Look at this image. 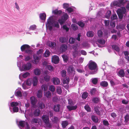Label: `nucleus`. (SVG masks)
Returning <instances> with one entry per match:
<instances>
[{"instance_id":"nucleus-1","label":"nucleus","mask_w":129,"mask_h":129,"mask_svg":"<svg viewBox=\"0 0 129 129\" xmlns=\"http://www.w3.org/2000/svg\"><path fill=\"white\" fill-rule=\"evenodd\" d=\"M87 66L89 70L91 71L90 72V74H94L96 73L98 67L96 62L92 60H90L87 64Z\"/></svg>"},{"instance_id":"nucleus-2","label":"nucleus","mask_w":129,"mask_h":129,"mask_svg":"<svg viewBox=\"0 0 129 129\" xmlns=\"http://www.w3.org/2000/svg\"><path fill=\"white\" fill-rule=\"evenodd\" d=\"M94 110L96 114L98 115H102L103 114L102 109L98 106H96L94 108Z\"/></svg>"},{"instance_id":"nucleus-3","label":"nucleus","mask_w":129,"mask_h":129,"mask_svg":"<svg viewBox=\"0 0 129 129\" xmlns=\"http://www.w3.org/2000/svg\"><path fill=\"white\" fill-rule=\"evenodd\" d=\"M30 103L32 107H35L36 106V104L37 102V100L34 96H31L30 98Z\"/></svg>"},{"instance_id":"nucleus-4","label":"nucleus","mask_w":129,"mask_h":129,"mask_svg":"<svg viewBox=\"0 0 129 129\" xmlns=\"http://www.w3.org/2000/svg\"><path fill=\"white\" fill-rule=\"evenodd\" d=\"M61 106L59 104H57L54 105L53 109L56 112H59L60 110Z\"/></svg>"},{"instance_id":"nucleus-5","label":"nucleus","mask_w":129,"mask_h":129,"mask_svg":"<svg viewBox=\"0 0 129 129\" xmlns=\"http://www.w3.org/2000/svg\"><path fill=\"white\" fill-rule=\"evenodd\" d=\"M52 61L54 63L57 64L59 61V58L57 56L54 55L52 58Z\"/></svg>"},{"instance_id":"nucleus-6","label":"nucleus","mask_w":129,"mask_h":129,"mask_svg":"<svg viewBox=\"0 0 129 129\" xmlns=\"http://www.w3.org/2000/svg\"><path fill=\"white\" fill-rule=\"evenodd\" d=\"M68 49V47L65 44H61L60 48V50L61 52H64L66 51Z\"/></svg>"},{"instance_id":"nucleus-7","label":"nucleus","mask_w":129,"mask_h":129,"mask_svg":"<svg viewBox=\"0 0 129 129\" xmlns=\"http://www.w3.org/2000/svg\"><path fill=\"white\" fill-rule=\"evenodd\" d=\"M31 84H33L34 86H36L38 82V79L37 77L35 76L33 78H31Z\"/></svg>"},{"instance_id":"nucleus-8","label":"nucleus","mask_w":129,"mask_h":129,"mask_svg":"<svg viewBox=\"0 0 129 129\" xmlns=\"http://www.w3.org/2000/svg\"><path fill=\"white\" fill-rule=\"evenodd\" d=\"M24 70H28L31 68V64L30 62H28L26 64H24L23 66Z\"/></svg>"},{"instance_id":"nucleus-9","label":"nucleus","mask_w":129,"mask_h":129,"mask_svg":"<svg viewBox=\"0 0 129 129\" xmlns=\"http://www.w3.org/2000/svg\"><path fill=\"white\" fill-rule=\"evenodd\" d=\"M126 11L125 7H122L120 9H118L117 10V13L123 15L125 13Z\"/></svg>"},{"instance_id":"nucleus-10","label":"nucleus","mask_w":129,"mask_h":129,"mask_svg":"<svg viewBox=\"0 0 129 129\" xmlns=\"http://www.w3.org/2000/svg\"><path fill=\"white\" fill-rule=\"evenodd\" d=\"M61 125L62 127L64 129L69 124V123L67 120H63L61 121Z\"/></svg>"},{"instance_id":"nucleus-11","label":"nucleus","mask_w":129,"mask_h":129,"mask_svg":"<svg viewBox=\"0 0 129 129\" xmlns=\"http://www.w3.org/2000/svg\"><path fill=\"white\" fill-rule=\"evenodd\" d=\"M42 119L44 123L49 121V117L46 115H43L42 117Z\"/></svg>"},{"instance_id":"nucleus-12","label":"nucleus","mask_w":129,"mask_h":129,"mask_svg":"<svg viewBox=\"0 0 129 129\" xmlns=\"http://www.w3.org/2000/svg\"><path fill=\"white\" fill-rule=\"evenodd\" d=\"M53 82L54 84L55 85H57L59 84L60 83V80L57 78H52Z\"/></svg>"},{"instance_id":"nucleus-13","label":"nucleus","mask_w":129,"mask_h":129,"mask_svg":"<svg viewBox=\"0 0 129 129\" xmlns=\"http://www.w3.org/2000/svg\"><path fill=\"white\" fill-rule=\"evenodd\" d=\"M77 108V106L76 105L74 106L71 105H68L67 106V108L70 111L72 110H74L76 109Z\"/></svg>"},{"instance_id":"nucleus-14","label":"nucleus","mask_w":129,"mask_h":129,"mask_svg":"<svg viewBox=\"0 0 129 129\" xmlns=\"http://www.w3.org/2000/svg\"><path fill=\"white\" fill-rule=\"evenodd\" d=\"M30 46L27 44H24L20 48L21 50L23 52L25 50V49H29L30 48Z\"/></svg>"},{"instance_id":"nucleus-15","label":"nucleus","mask_w":129,"mask_h":129,"mask_svg":"<svg viewBox=\"0 0 129 129\" xmlns=\"http://www.w3.org/2000/svg\"><path fill=\"white\" fill-rule=\"evenodd\" d=\"M41 112V111L39 109H36L34 112V117H38L39 116Z\"/></svg>"},{"instance_id":"nucleus-16","label":"nucleus","mask_w":129,"mask_h":129,"mask_svg":"<svg viewBox=\"0 0 129 129\" xmlns=\"http://www.w3.org/2000/svg\"><path fill=\"white\" fill-rule=\"evenodd\" d=\"M118 75L121 77H124L125 75L124 71L123 69L120 70L118 72Z\"/></svg>"},{"instance_id":"nucleus-17","label":"nucleus","mask_w":129,"mask_h":129,"mask_svg":"<svg viewBox=\"0 0 129 129\" xmlns=\"http://www.w3.org/2000/svg\"><path fill=\"white\" fill-rule=\"evenodd\" d=\"M52 13L54 15H60L62 13V11L61 10H58L57 9H55L52 11Z\"/></svg>"},{"instance_id":"nucleus-18","label":"nucleus","mask_w":129,"mask_h":129,"mask_svg":"<svg viewBox=\"0 0 129 129\" xmlns=\"http://www.w3.org/2000/svg\"><path fill=\"white\" fill-rule=\"evenodd\" d=\"M33 58L34 59V61L35 64H37L39 61V57L36 54L33 55Z\"/></svg>"},{"instance_id":"nucleus-19","label":"nucleus","mask_w":129,"mask_h":129,"mask_svg":"<svg viewBox=\"0 0 129 129\" xmlns=\"http://www.w3.org/2000/svg\"><path fill=\"white\" fill-rule=\"evenodd\" d=\"M77 46L78 44H77L76 46H73V48L74 49V51L73 52L74 56H76L78 54V52L77 51Z\"/></svg>"},{"instance_id":"nucleus-20","label":"nucleus","mask_w":129,"mask_h":129,"mask_svg":"<svg viewBox=\"0 0 129 129\" xmlns=\"http://www.w3.org/2000/svg\"><path fill=\"white\" fill-rule=\"evenodd\" d=\"M108 83L107 81H104L101 82L100 83V85L103 87H107L108 85Z\"/></svg>"},{"instance_id":"nucleus-21","label":"nucleus","mask_w":129,"mask_h":129,"mask_svg":"<svg viewBox=\"0 0 129 129\" xmlns=\"http://www.w3.org/2000/svg\"><path fill=\"white\" fill-rule=\"evenodd\" d=\"M112 47L113 49L117 52H119L120 51L119 47L117 45H112Z\"/></svg>"},{"instance_id":"nucleus-22","label":"nucleus","mask_w":129,"mask_h":129,"mask_svg":"<svg viewBox=\"0 0 129 129\" xmlns=\"http://www.w3.org/2000/svg\"><path fill=\"white\" fill-rule=\"evenodd\" d=\"M34 73L36 75H39L41 74V71L39 69L36 68L34 70Z\"/></svg>"},{"instance_id":"nucleus-23","label":"nucleus","mask_w":129,"mask_h":129,"mask_svg":"<svg viewBox=\"0 0 129 129\" xmlns=\"http://www.w3.org/2000/svg\"><path fill=\"white\" fill-rule=\"evenodd\" d=\"M91 119L92 121L95 123H97L98 121V119L96 116L92 115L91 116Z\"/></svg>"},{"instance_id":"nucleus-24","label":"nucleus","mask_w":129,"mask_h":129,"mask_svg":"<svg viewBox=\"0 0 129 129\" xmlns=\"http://www.w3.org/2000/svg\"><path fill=\"white\" fill-rule=\"evenodd\" d=\"M124 118L125 119L124 122L126 124H127V123L129 121V115L128 114L126 115L124 117Z\"/></svg>"},{"instance_id":"nucleus-25","label":"nucleus","mask_w":129,"mask_h":129,"mask_svg":"<svg viewBox=\"0 0 129 129\" xmlns=\"http://www.w3.org/2000/svg\"><path fill=\"white\" fill-rule=\"evenodd\" d=\"M45 124L46 127L48 128H51L52 126V123L50 121L45 123Z\"/></svg>"},{"instance_id":"nucleus-26","label":"nucleus","mask_w":129,"mask_h":129,"mask_svg":"<svg viewBox=\"0 0 129 129\" xmlns=\"http://www.w3.org/2000/svg\"><path fill=\"white\" fill-rule=\"evenodd\" d=\"M46 17L45 13H43L40 14V17L42 20H45L46 19Z\"/></svg>"},{"instance_id":"nucleus-27","label":"nucleus","mask_w":129,"mask_h":129,"mask_svg":"<svg viewBox=\"0 0 129 129\" xmlns=\"http://www.w3.org/2000/svg\"><path fill=\"white\" fill-rule=\"evenodd\" d=\"M38 106L41 109L44 108L45 107V105L41 102H39V103Z\"/></svg>"},{"instance_id":"nucleus-28","label":"nucleus","mask_w":129,"mask_h":129,"mask_svg":"<svg viewBox=\"0 0 129 129\" xmlns=\"http://www.w3.org/2000/svg\"><path fill=\"white\" fill-rule=\"evenodd\" d=\"M86 35L88 37H92L94 36V33L92 31H89L87 32Z\"/></svg>"},{"instance_id":"nucleus-29","label":"nucleus","mask_w":129,"mask_h":129,"mask_svg":"<svg viewBox=\"0 0 129 129\" xmlns=\"http://www.w3.org/2000/svg\"><path fill=\"white\" fill-rule=\"evenodd\" d=\"M59 120V119L56 116H54L53 119L52 120V121L54 123L57 124L58 123Z\"/></svg>"},{"instance_id":"nucleus-30","label":"nucleus","mask_w":129,"mask_h":129,"mask_svg":"<svg viewBox=\"0 0 129 129\" xmlns=\"http://www.w3.org/2000/svg\"><path fill=\"white\" fill-rule=\"evenodd\" d=\"M25 124V121H21L19 122L18 126H21L22 127H24Z\"/></svg>"},{"instance_id":"nucleus-31","label":"nucleus","mask_w":129,"mask_h":129,"mask_svg":"<svg viewBox=\"0 0 129 129\" xmlns=\"http://www.w3.org/2000/svg\"><path fill=\"white\" fill-rule=\"evenodd\" d=\"M33 52V51L32 50L29 49H26L25 51V53L30 55H32Z\"/></svg>"},{"instance_id":"nucleus-32","label":"nucleus","mask_w":129,"mask_h":129,"mask_svg":"<svg viewBox=\"0 0 129 129\" xmlns=\"http://www.w3.org/2000/svg\"><path fill=\"white\" fill-rule=\"evenodd\" d=\"M50 52L49 50L47 49L45 51L44 54V56L45 57H48L50 55Z\"/></svg>"},{"instance_id":"nucleus-33","label":"nucleus","mask_w":129,"mask_h":129,"mask_svg":"<svg viewBox=\"0 0 129 129\" xmlns=\"http://www.w3.org/2000/svg\"><path fill=\"white\" fill-rule=\"evenodd\" d=\"M31 78H29L25 81L26 85L28 86H30L31 84Z\"/></svg>"},{"instance_id":"nucleus-34","label":"nucleus","mask_w":129,"mask_h":129,"mask_svg":"<svg viewBox=\"0 0 129 129\" xmlns=\"http://www.w3.org/2000/svg\"><path fill=\"white\" fill-rule=\"evenodd\" d=\"M68 17L69 16L68 14L66 13H65L62 16L61 18L66 21L67 20Z\"/></svg>"},{"instance_id":"nucleus-35","label":"nucleus","mask_w":129,"mask_h":129,"mask_svg":"<svg viewBox=\"0 0 129 129\" xmlns=\"http://www.w3.org/2000/svg\"><path fill=\"white\" fill-rule=\"evenodd\" d=\"M96 91V90L95 88H93L90 89V93L91 95H94L95 92Z\"/></svg>"},{"instance_id":"nucleus-36","label":"nucleus","mask_w":129,"mask_h":129,"mask_svg":"<svg viewBox=\"0 0 129 129\" xmlns=\"http://www.w3.org/2000/svg\"><path fill=\"white\" fill-rule=\"evenodd\" d=\"M53 20V18L52 17H50L47 20V22L48 24H52Z\"/></svg>"},{"instance_id":"nucleus-37","label":"nucleus","mask_w":129,"mask_h":129,"mask_svg":"<svg viewBox=\"0 0 129 129\" xmlns=\"http://www.w3.org/2000/svg\"><path fill=\"white\" fill-rule=\"evenodd\" d=\"M88 95V93L87 92H84L82 95V98L83 99H85L87 97Z\"/></svg>"},{"instance_id":"nucleus-38","label":"nucleus","mask_w":129,"mask_h":129,"mask_svg":"<svg viewBox=\"0 0 129 129\" xmlns=\"http://www.w3.org/2000/svg\"><path fill=\"white\" fill-rule=\"evenodd\" d=\"M97 41L98 43L101 44H104L105 43V40L103 39H99Z\"/></svg>"},{"instance_id":"nucleus-39","label":"nucleus","mask_w":129,"mask_h":129,"mask_svg":"<svg viewBox=\"0 0 129 129\" xmlns=\"http://www.w3.org/2000/svg\"><path fill=\"white\" fill-rule=\"evenodd\" d=\"M45 96L48 98H50L51 96V94L49 91L46 92L45 94Z\"/></svg>"},{"instance_id":"nucleus-40","label":"nucleus","mask_w":129,"mask_h":129,"mask_svg":"<svg viewBox=\"0 0 129 129\" xmlns=\"http://www.w3.org/2000/svg\"><path fill=\"white\" fill-rule=\"evenodd\" d=\"M84 108L87 112H90L91 111V109L88 105H86L84 107Z\"/></svg>"},{"instance_id":"nucleus-41","label":"nucleus","mask_w":129,"mask_h":129,"mask_svg":"<svg viewBox=\"0 0 129 129\" xmlns=\"http://www.w3.org/2000/svg\"><path fill=\"white\" fill-rule=\"evenodd\" d=\"M62 57L64 61L66 62H67L68 60V57L67 56L64 55H62Z\"/></svg>"},{"instance_id":"nucleus-42","label":"nucleus","mask_w":129,"mask_h":129,"mask_svg":"<svg viewBox=\"0 0 129 129\" xmlns=\"http://www.w3.org/2000/svg\"><path fill=\"white\" fill-rule=\"evenodd\" d=\"M103 33L102 30H100L98 31L97 35L99 37H101L103 36Z\"/></svg>"},{"instance_id":"nucleus-43","label":"nucleus","mask_w":129,"mask_h":129,"mask_svg":"<svg viewBox=\"0 0 129 129\" xmlns=\"http://www.w3.org/2000/svg\"><path fill=\"white\" fill-rule=\"evenodd\" d=\"M75 41V39L73 37H71L69 39V42L70 44H73L74 43Z\"/></svg>"},{"instance_id":"nucleus-44","label":"nucleus","mask_w":129,"mask_h":129,"mask_svg":"<svg viewBox=\"0 0 129 129\" xmlns=\"http://www.w3.org/2000/svg\"><path fill=\"white\" fill-rule=\"evenodd\" d=\"M111 14V12L110 11H107L106 15L105 17L107 18H108Z\"/></svg>"},{"instance_id":"nucleus-45","label":"nucleus","mask_w":129,"mask_h":129,"mask_svg":"<svg viewBox=\"0 0 129 129\" xmlns=\"http://www.w3.org/2000/svg\"><path fill=\"white\" fill-rule=\"evenodd\" d=\"M69 82V78H66L63 79L62 80V82L63 84H68Z\"/></svg>"},{"instance_id":"nucleus-46","label":"nucleus","mask_w":129,"mask_h":129,"mask_svg":"<svg viewBox=\"0 0 129 129\" xmlns=\"http://www.w3.org/2000/svg\"><path fill=\"white\" fill-rule=\"evenodd\" d=\"M72 28L74 30H76L78 29V27L75 24H72L71 25Z\"/></svg>"},{"instance_id":"nucleus-47","label":"nucleus","mask_w":129,"mask_h":129,"mask_svg":"<svg viewBox=\"0 0 129 129\" xmlns=\"http://www.w3.org/2000/svg\"><path fill=\"white\" fill-rule=\"evenodd\" d=\"M98 82V79L97 78H93L92 80V82L94 84H96Z\"/></svg>"},{"instance_id":"nucleus-48","label":"nucleus","mask_w":129,"mask_h":129,"mask_svg":"<svg viewBox=\"0 0 129 129\" xmlns=\"http://www.w3.org/2000/svg\"><path fill=\"white\" fill-rule=\"evenodd\" d=\"M46 67L47 69L50 71H52L53 70V67L51 65L48 64L47 65Z\"/></svg>"},{"instance_id":"nucleus-49","label":"nucleus","mask_w":129,"mask_h":129,"mask_svg":"<svg viewBox=\"0 0 129 129\" xmlns=\"http://www.w3.org/2000/svg\"><path fill=\"white\" fill-rule=\"evenodd\" d=\"M77 24L82 27H83L85 25L84 23L81 21H78L77 23Z\"/></svg>"},{"instance_id":"nucleus-50","label":"nucleus","mask_w":129,"mask_h":129,"mask_svg":"<svg viewBox=\"0 0 129 129\" xmlns=\"http://www.w3.org/2000/svg\"><path fill=\"white\" fill-rule=\"evenodd\" d=\"M92 101L94 103H96L99 102V99L95 97L93 99Z\"/></svg>"},{"instance_id":"nucleus-51","label":"nucleus","mask_w":129,"mask_h":129,"mask_svg":"<svg viewBox=\"0 0 129 129\" xmlns=\"http://www.w3.org/2000/svg\"><path fill=\"white\" fill-rule=\"evenodd\" d=\"M49 89L52 92H54L55 90V88L54 87L53 85H51L49 86Z\"/></svg>"},{"instance_id":"nucleus-52","label":"nucleus","mask_w":129,"mask_h":129,"mask_svg":"<svg viewBox=\"0 0 129 129\" xmlns=\"http://www.w3.org/2000/svg\"><path fill=\"white\" fill-rule=\"evenodd\" d=\"M42 92L41 90H39L38 91L37 96L38 98H40L42 96Z\"/></svg>"},{"instance_id":"nucleus-53","label":"nucleus","mask_w":129,"mask_h":129,"mask_svg":"<svg viewBox=\"0 0 129 129\" xmlns=\"http://www.w3.org/2000/svg\"><path fill=\"white\" fill-rule=\"evenodd\" d=\"M18 104L17 102H12L11 103V106L12 107H14L18 105Z\"/></svg>"},{"instance_id":"nucleus-54","label":"nucleus","mask_w":129,"mask_h":129,"mask_svg":"<svg viewBox=\"0 0 129 129\" xmlns=\"http://www.w3.org/2000/svg\"><path fill=\"white\" fill-rule=\"evenodd\" d=\"M55 44L54 42H51L50 43L49 46L50 47L53 48L55 47Z\"/></svg>"},{"instance_id":"nucleus-55","label":"nucleus","mask_w":129,"mask_h":129,"mask_svg":"<svg viewBox=\"0 0 129 129\" xmlns=\"http://www.w3.org/2000/svg\"><path fill=\"white\" fill-rule=\"evenodd\" d=\"M56 91L57 93L58 94H60L62 92L61 89L60 87H58L57 88Z\"/></svg>"},{"instance_id":"nucleus-56","label":"nucleus","mask_w":129,"mask_h":129,"mask_svg":"<svg viewBox=\"0 0 129 129\" xmlns=\"http://www.w3.org/2000/svg\"><path fill=\"white\" fill-rule=\"evenodd\" d=\"M118 1L119 2L120 5H123L126 2V0H118Z\"/></svg>"},{"instance_id":"nucleus-57","label":"nucleus","mask_w":129,"mask_h":129,"mask_svg":"<svg viewBox=\"0 0 129 129\" xmlns=\"http://www.w3.org/2000/svg\"><path fill=\"white\" fill-rule=\"evenodd\" d=\"M113 5L114 6H120L119 2L117 1H114L113 3Z\"/></svg>"},{"instance_id":"nucleus-58","label":"nucleus","mask_w":129,"mask_h":129,"mask_svg":"<svg viewBox=\"0 0 129 129\" xmlns=\"http://www.w3.org/2000/svg\"><path fill=\"white\" fill-rule=\"evenodd\" d=\"M58 22L59 23L60 25H62L65 21L62 19L61 18V19H59L58 20Z\"/></svg>"},{"instance_id":"nucleus-59","label":"nucleus","mask_w":129,"mask_h":129,"mask_svg":"<svg viewBox=\"0 0 129 129\" xmlns=\"http://www.w3.org/2000/svg\"><path fill=\"white\" fill-rule=\"evenodd\" d=\"M45 80L46 81H49L50 79V76L49 75H46L44 77Z\"/></svg>"},{"instance_id":"nucleus-60","label":"nucleus","mask_w":129,"mask_h":129,"mask_svg":"<svg viewBox=\"0 0 129 129\" xmlns=\"http://www.w3.org/2000/svg\"><path fill=\"white\" fill-rule=\"evenodd\" d=\"M42 88L43 89L44 91H45L47 90L48 87L46 85L43 84L42 86Z\"/></svg>"},{"instance_id":"nucleus-61","label":"nucleus","mask_w":129,"mask_h":129,"mask_svg":"<svg viewBox=\"0 0 129 129\" xmlns=\"http://www.w3.org/2000/svg\"><path fill=\"white\" fill-rule=\"evenodd\" d=\"M36 26L35 25H33L30 26L29 29L32 30H34L36 29Z\"/></svg>"},{"instance_id":"nucleus-62","label":"nucleus","mask_w":129,"mask_h":129,"mask_svg":"<svg viewBox=\"0 0 129 129\" xmlns=\"http://www.w3.org/2000/svg\"><path fill=\"white\" fill-rule=\"evenodd\" d=\"M59 41L61 43H64L66 42L65 38L63 37H61L59 38Z\"/></svg>"},{"instance_id":"nucleus-63","label":"nucleus","mask_w":129,"mask_h":129,"mask_svg":"<svg viewBox=\"0 0 129 129\" xmlns=\"http://www.w3.org/2000/svg\"><path fill=\"white\" fill-rule=\"evenodd\" d=\"M13 110L14 112H17L19 111V108L18 107L15 106L13 107Z\"/></svg>"},{"instance_id":"nucleus-64","label":"nucleus","mask_w":129,"mask_h":129,"mask_svg":"<svg viewBox=\"0 0 129 129\" xmlns=\"http://www.w3.org/2000/svg\"><path fill=\"white\" fill-rule=\"evenodd\" d=\"M66 72L65 70H63L61 72V74L63 77H64L66 76Z\"/></svg>"}]
</instances>
